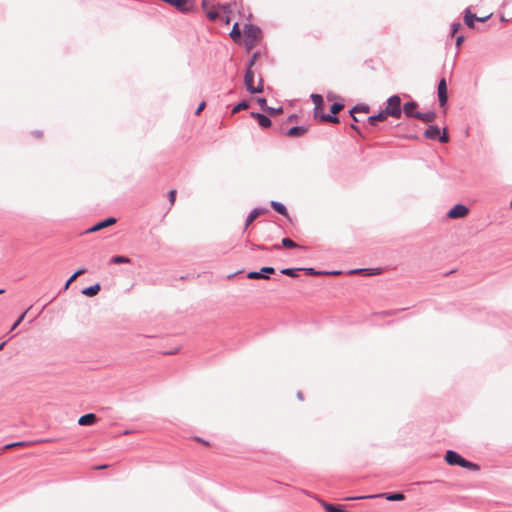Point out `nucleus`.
I'll return each mask as SVG.
<instances>
[{
    "label": "nucleus",
    "mask_w": 512,
    "mask_h": 512,
    "mask_svg": "<svg viewBox=\"0 0 512 512\" xmlns=\"http://www.w3.org/2000/svg\"><path fill=\"white\" fill-rule=\"evenodd\" d=\"M310 98L312 102L314 103V118L320 120L324 123H334L337 124L340 122V119L338 116H334L331 114H326L322 112L323 106H324V99L322 95L317 93H312L310 95Z\"/></svg>",
    "instance_id": "f257e3e1"
},
{
    "label": "nucleus",
    "mask_w": 512,
    "mask_h": 512,
    "mask_svg": "<svg viewBox=\"0 0 512 512\" xmlns=\"http://www.w3.org/2000/svg\"><path fill=\"white\" fill-rule=\"evenodd\" d=\"M388 116L400 119L402 116L401 98L394 94L387 99V106L383 109Z\"/></svg>",
    "instance_id": "f03ea898"
},
{
    "label": "nucleus",
    "mask_w": 512,
    "mask_h": 512,
    "mask_svg": "<svg viewBox=\"0 0 512 512\" xmlns=\"http://www.w3.org/2000/svg\"><path fill=\"white\" fill-rule=\"evenodd\" d=\"M424 137L430 140H438L440 143H448L449 135L444 128L441 133L440 128L437 125H429L428 128L424 131Z\"/></svg>",
    "instance_id": "7ed1b4c3"
},
{
    "label": "nucleus",
    "mask_w": 512,
    "mask_h": 512,
    "mask_svg": "<svg viewBox=\"0 0 512 512\" xmlns=\"http://www.w3.org/2000/svg\"><path fill=\"white\" fill-rule=\"evenodd\" d=\"M437 96L440 107H445L448 103V90H447V82L444 77H442L437 85Z\"/></svg>",
    "instance_id": "20e7f679"
},
{
    "label": "nucleus",
    "mask_w": 512,
    "mask_h": 512,
    "mask_svg": "<svg viewBox=\"0 0 512 512\" xmlns=\"http://www.w3.org/2000/svg\"><path fill=\"white\" fill-rule=\"evenodd\" d=\"M469 213V208L461 203L455 204L450 208L446 216L450 219H459L465 217Z\"/></svg>",
    "instance_id": "39448f33"
},
{
    "label": "nucleus",
    "mask_w": 512,
    "mask_h": 512,
    "mask_svg": "<svg viewBox=\"0 0 512 512\" xmlns=\"http://www.w3.org/2000/svg\"><path fill=\"white\" fill-rule=\"evenodd\" d=\"M243 34H244V38L254 39V40H258V41L262 37L261 29L258 26L251 24V23L244 24Z\"/></svg>",
    "instance_id": "423d86ee"
},
{
    "label": "nucleus",
    "mask_w": 512,
    "mask_h": 512,
    "mask_svg": "<svg viewBox=\"0 0 512 512\" xmlns=\"http://www.w3.org/2000/svg\"><path fill=\"white\" fill-rule=\"evenodd\" d=\"M164 2L175 7L181 13L193 11V3L191 0H164Z\"/></svg>",
    "instance_id": "0eeeda50"
},
{
    "label": "nucleus",
    "mask_w": 512,
    "mask_h": 512,
    "mask_svg": "<svg viewBox=\"0 0 512 512\" xmlns=\"http://www.w3.org/2000/svg\"><path fill=\"white\" fill-rule=\"evenodd\" d=\"M275 272L274 267L264 266L259 271H250L247 273L248 279H265L268 280L270 275Z\"/></svg>",
    "instance_id": "6e6552de"
},
{
    "label": "nucleus",
    "mask_w": 512,
    "mask_h": 512,
    "mask_svg": "<svg viewBox=\"0 0 512 512\" xmlns=\"http://www.w3.org/2000/svg\"><path fill=\"white\" fill-rule=\"evenodd\" d=\"M117 222V219L115 217H107L103 220L98 221L94 225H92L90 228H88L85 233H93L100 231L106 227H109Z\"/></svg>",
    "instance_id": "1a4fd4ad"
},
{
    "label": "nucleus",
    "mask_w": 512,
    "mask_h": 512,
    "mask_svg": "<svg viewBox=\"0 0 512 512\" xmlns=\"http://www.w3.org/2000/svg\"><path fill=\"white\" fill-rule=\"evenodd\" d=\"M464 457L454 450H447L444 456V460L450 466H461Z\"/></svg>",
    "instance_id": "9d476101"
},
{
    "label": "nucleus",
    "mask_w": 512,
    "mask_h": 512,
    "mask_svg": "<svg viewBox=\"0 0 512 512\" xmlns=\"http://www.w3.org/2000/svg\"><path fill=\"white\" fill-rule=\"evenodd\" d=\"M244 84H245L246 90L250 94H256V91H258V89H254V71H253V69H248V68L245 69Z\"/></svg>",
    "instance_id": "9b49d317"
},
{
    "label": "nucleus",
    "mask_w": 512,
    "mask_h": 512,
    "mask_svg": "<svg viewBox=\"0 0 512 512\" xmlns=\"http://www.w3.org/2000/svg\"><path fill=\"white\" fill-rule=\"evenodd\" d=\"M308 131V126L296 125L285 131L284 135L289 138H299Z\"/></svg>",
    "instance_id": "f8f14e48"
},
{
    "label": "nucleus",
    "mask_w": 512,
    "mask_h": 512,
    "mask_svg": "<svg viewBox=\"0 0 512 512\" xmlns=\"http://www.w3.org/2000/svg\"><path fill=\"white\" fill-rule=\"evenodd\" d=\"M268 212V209L265 207H255L247 216L244 229L245 232L248 228V226L260 215L265 214Z\"/></svg>",
    "instance_id": "ddd939ff"
},
{
    "label": "nucleus",
    "mask_w": 512,
    "mask_h": 512,
    "mask_svg": "<svg viewBox=\"0 0 512 512\" xmlns=\"http://www.w3.org/2000/svg\"><path fill=\"white\" fill-rule=\"evenodd\" d=\"M382 273V268H357L349 271V274H361L364 276H376Z\"/></svg>",
    "instance_id": "4468645a"
},
{
    "label": "nucleus",
    "mask_w": 512,
    "mask_h": 512,
    "mask_svg": "<svg viewBox=\"0 0 512 512\" xmlns=\"http://www.w3.org/2000/svg\"><path fill=\"white\" fill-rule=\"evenodd\" d=\"M251 117L255 119L262 128H269L272 124L271 119L263 113L251 112Z\"/></svg>",
    "instance_id": "2eb2a0df"
},
{
    "label": "nucleus",
    "mask_w": 512,
    "mask_h": 512,
    "mask_svg": "<svg viewBox=\"0 0 512 512\" xmlns=\"http://www.w3.org/2000/svg\"><path fill=\"white\" fill-rule=\"evenodd\" d=\"M370 111V106L368 104H364V103H358L356 105H354L350 110H349V115L350 117L352 118L353 121H360L356 116L355 114L356 113H368Z\"/></svg>",
    "instance_id": "dca6fc26"
},
{
    "label": "nucleus",
    "mask_w": 512,
    "mask_h": 512,
    "mask_svg": "<svg viewBox=\"0 0 512 512\" xmlns=\"http://www.w3.org/2000/svg\"><path fill=\"white\" fill-rule=\"evenodd\" d=\"M418 107V102L411 100L406 103H404L402 108V114L408 118H415V114L417 111L415 109Z\"/></svg>",
    "instance_id": "f3484780"
},
{
    "label": "nucleus",
    "mask_w": 512,
    "mask_h": 512,
    "mask_svg": "<svg viewBox=\"0 0 512 512\" xmlns=\"http://www.w3.org/2000/svg\"><path fill=\"white\" fill-rule=\"evenodd\" d=\"M477 20H478V16L471 12V8L470 7H467L464 10V23H465V25L468 28H470V29H474L475 28V22Z\"/></svg>",
    "instance_id": "a211bd4d"
},
{
    "label": "nucleus",
    "mask_w": 512,
    "mask_h": 512,
    "mask_svg": "<svg viewBox=\"0 0 512 512\" xmlns=\"http://www.w3.org/2000/svg\"><path fill=\"white\" fill-rule=\"evenodd\" d=\"M372 496H376V498L382 497L385 500L391 502L402 501L405 498L404 494L401 492H385L381 494H373Z\"/></svg>",
    "instance_id": "6ab92c4d"
},
{
    "label": "nucleus",
    "mask_w": 512,
    "mask_h": 512,
    "mask_svg": "<svg viewBox=\"0 0 512 512\" xmlns=\"http://www.w3.org/2000/svg\"><path fill=\"white\" fill-rule=\"evenodd\" d=\"M97 416L94 413H87L78 419V424L80 426H91L97 422Z\"/></svg>",
    "instance_id": "aec40b11"
},
{
    "label": "nucleus",
    "mask_w": 512,
    "mask_h": 512,
    "mask_svg": "<svg viewBox=\"0 0 512 512\" xmlns=\"http://www.w3.org/2000/svg\"><path fill=\"white\" fill-rule=\"evenodd\" d=\"M436 118V112L431 110L428 112H416L415 119L421 120L424 123L433 122Z\"/></svg>",
    "instance_id": "412c9836"
},
{
    "label": "nucleus",
    "mask_w": 512,
    "mask_h": 512,
    "mask_svg": "<svg viewBox=\"0 0 512 512\" xmlns=\"http://www.w3.org/2000/svg\"><path fill=\"white\" fill-rule=\"evenodd\" d=\"M388 115L382 109L377 114L371 115L367 118V123L371 126H375L378 122L385 121Z\"/></svg>",
    "instance_id": "4be33fe9"
},
{
    "label": "nucleus",
    "mask_w": 512,
    "mask_h": 512,
    "mask_svg": "<svg viewBox=\"0 0 512 512\" xmlns=\"http://www.w3.org/2000/svg\"><path fill=\"white\" fill-rule=\"evenodd\" d=\"M321 506L324 508L325 512H347L346 507L340 504H330L322 501Z\"/></svg>",
    "instance_id": "5701e85b"
},
{
    "label": "nucleus",
    "mask_w": 512,
    "mask_h": 512,
    "mask_svg": "<svg viewBox=\"0 0 512 512\" xmlns=\"http://www.w3.org/2000/svg\"><path fill=\"white\" fill-rule=\"evenodd\" d=\"M229 35H230L231 39H232L235 43H237V44L242 43V39H243V38H242V32H241V30H240V27H239V23H238V22L234 23V25H233V27H232V29H231L230 34H229Z\"/></svg>",
    "instance_id": "b1692460"
},
{
    "label": "nucleus",
    "mask_w": 512,
    "mask_h": 512,
    "mask_svg": "<svg viewBox=\"0 0 512 512\" xmlns=\"http://www.w3.org/2000/svg\"><path fill=\"white\" fill-rule=\"evenodd\" d=\"M100 290L101 285L99 283H95L82 289L81 293L87 297H94L100 292Z\"/></svg>",
    "instance_id": "393cba45"
},
{
    "label": "nucleus",
    "mask_w": 512,
    "mask_h": 512,
    "mask_svg": "<svg viewBox=\"0 0 512 512\" xmlns=\"http://www.w3.org/2000/svg\"><path fill=\"white\" fill-rule=\"evenodd\" d=\"M270 206L278 214L288 217V210L282 202L272 200Z\"/></svg>",
    "instance_id": "a878e982"
},
{
    "label": "nucleus",
    "mask_w": 512,
    "mask_h": 512,
    "mask_svg": "<svg viewBox=\"0 0 512 512\" xmlns=\"http://www.w3.org/2000/svg\"><path fill=\"white\" fill-rule=\"evenodd\" d=\"M86 269L85 268H79L78 270H76L65 282V285H64V288L63 290H67L68 287L77 279V277H79L80 275L86 273Z\"/></svg>",
    "instance_id": "bb28decb"
},
{
    "label": "nucleus",
    "mask_w": 512,
    "mask_h": 512,
    "mask_svg": "<svg viewBox=\"0 0 512 512\" xmlns=\"http://www.w3.org/2000/svg\"><path fill=\"white\" fill-rule=\"evenodd\" d=\"M131 263V259L124 255L112 256L109 260V264H128Z\"/></svg>",
    "instance_id": "cd10ccee"
},
{
    "label": "nucleus",
    "mask_w": 512,
    "mask_h": 512,
    "mask_svg": "<svg viewBox=\"0 0 512 512\" xmlns=\"http://www.w3.org/2000/svg\"><path fill=\"white\" fill-rule=\"evenodd\" d=\"M249 106H250L249 101L246 99H243V100L239 101L236 105L233 106L232 114H236L242 110H246L249 108Z\"/></svg>",
    "instance_id": "c85d7f7f"
},
{
    "label": "nucleus",
    "mask_w": 512,
    "mask_h": 512,
    "mask_svg": "<svg viewBox=\"0 0 512 512\" xmlns=\"http://www.w3.org/2000/svg\"><path fill=\"white\" fill-rule=\"evenodd\" d=\"M299 271H300V268H283L280 270V273L285 276L296 278L299 276V274H298Z\"/></svg>",
    "instance_id": "c756f323"
},
{
    "label": "nucleus",
    "mask_w": 512,
    "mask_h": 512,
    "mask_svg": "<svg viewBox=\"0 0 512 512\" xmlns=\"http://www.w3.org/2000/svg\"><path fill=\"white\" fill-rule=\"evenodd\" d=\"M460 467H462L464 469H467V470H470V471H478L479 470L478 464H476L474 462H471V461H469V460H467L465 458L463 459L462 464H461Z\"/></svg>",
    "instance_id": "7c9ffc66"
},
{
    "label": "nucleus",
    "mask_w": 512,
    "mask_h": 512,
    "mask_svg": "<svg viewBox=\"0 0 512 512\" xmlns=\"http://www.w3.org/2000/svg\"><path fill=\"white\" fill-rule=\"evenodd\" d=\"M281 245L284 248H287V249H294V248H299L300 247L295 241H293L292 239H290L288 237H284L282 239Z\"/></svg>",
    "instance_id": "2f4dec72"
},
{
    "label": "nucleus",
    "mask_w": 512,
    "mask_h": 512,
    "mask_svg": "<svg viewBox=\"0 0 512 512\" xmlns=\"http://www.w3.org/2000/svg\"><path fill=\"white\" fill-rule=\"evenodd\" d=\"M344 104L342 102H334L330 106V113L331 115L337 116L336 114L339 113L341 110H343Z\"/></svg>",
    "instance_id": "473e14b6"
},
{
    "label": "nucleus",
    "mask_w": 512,
    "mask_h": 512,
    "mask_svg": "<svg viewBox=\"0 0 512 512\" xmlns=\"http://www.w3.org/2000/svg\"><path fill=\"white\" fill-rule=\"evenodd\" d=\"M260 55H261L260 51L253 52L249 61L246 64V68L252 69L253 66L255 65L256 61L260 58Z\"/></svg>",
    "instance_id": "72a5a7b5"
},
{
    "label": "nucleus",
    "mask_w": 512,
    "mask_h": 512,
    "mask_svg": "<svg viewBox=\"0 0 512 512\" xmlns=\"http://www.w3.org/2000/svg\"><path fill=\"white\" fill-rule=\"evenodd\" d=\"M300 271H304L305 274L310 276L326 274V272L318 271L313 267L300 268Z\"/></svg>",
    "instance_id": "f704fd0d"
},
{
    "label": "nucleus",
    "mask_w": 512,
    "mask_h": 512,
    "mask_svg": "<svg viewBox=\"0 0 512 512\" xmlns=\"http://www.w3.org/2000/svg\"><path fill=\"white\" fill-rule=\"evenodd\" d=\"M257 41L258 40L247 39V38L242 39V42L244 43L245 49L247 51L252 50L254 48V46L256 45Z\"/></svg>",
    "instance_id": "c9c22d12"
},
{
    "label": "nucleus",
    "mask_w": 512,
    "mask_h": 512,
    "mask_svg": "<svg viewBox=\"0 0 512 512\" xmlns=\"http://www.w3.org/2000/svg\"><path fill=\"white\" fill-rule=\"evenodd\" d=\"M373 498H376V496H372V495H360V496H350V497H346V498H345V500H346V501H353V500L373 499Z\"/></svg>",
    "instance_id": "e433bc0d"
},
{
    "label": "nucleus",
    "mask_w": 512,
    "mask_h": 512,
    "mask_svg": "<svg viewBox=\"0 0 512 512\" xmlns=\"http://www.w3.org/2000/svg\"><path fill=\"white\" fill-rule=\"evenodd\" d=\"M282 111H283L282 106L277 107V108H274V107H270V106H269V107L266 109V111H265V112H267V113H268L269 115H271V116H275V115H278L279 113H281Z\"/></svg>",
    "instance_id": "4c0bfd02"
},
{
    "label": "nucleus",
    "mask_w": 512,
    "mask_h": 512,
    "mask_svg": "<svg viewBox=\"0 0 512 512\" xmlns=\"http://www.w3.org/2000/svg\"><path fill=\"white\" fill-rule=\"evenodd\" d=\"M206 16L209 20L214 21L219 17V13L217 9L214 8L212 10L207 11Z\"/></svg>",
    "instance_id": "58836bf2"
},
{
    "label": "nucleus",
    "mask_w": 512,
    "mask_h": 512,
    "mask_svg": "<svg viewBox=\"0 0 512 512\" xmlns=\"http://www.w3.org/2000/svg\"><path fill=\"white\" fill-rule=\"evenodd\" d=\"M28 310H25L18 318L17 320L14 322V324L12 325L11 327V330H14L17 326L20 325V323L24 320L26 314H27Z\"/></svg>",
    "instance_id": "ea45409f"
},
{
    "label": "nucleus",
    "mask_w": 512,
    "mask_h": 512,
    "mask_svg": "<svg viewBox=\"0 0 512 512\" xmlns=\"http://www.w3.org/2000/svg\"><path fill=\"white\" fill-rule=\"evenodd\" d=\"M256 101H257L258 105L261 107V109L264 110V111H266V109L269 107L267 105V100L264 97H258L256 99Z\"/></svg>",
    "instance_id": "a19ab883"
},
{
    "label": "nucleus",
    "mask_w": 512,
    "mask_h": 512,
    "mask_svg": "<svg viewBox=\"0 0 512 512\" xmlns=\"http://www.w3.org/2000/svg\"><path fill=\"white\" fill-rule=\"evenodd\" d=\"M461 28V24L459 22H454L451 25L450 34L454 36L456 32Z\"/></svg>",
    "instance_id": "79ce46f5"
},
{
    "label": "nucleus",
    "mask_w": 512,
    "mask_h": 512,
    "mask_svg": "<svg viewBox=\"0 0 512 512\" xmlns=\"http://www.w3.org/2000/svg\"><path fill=\"white\" fill-rule=\"evenodd\" d=\"M176 194H177V192H176V190H174V189H173V190H170V191L168 192V199H169L170 205H173V204H174V202H175V200H176Z\"/></svg>",
    "instance_id": "37998d69"
},
{
    "label": "nucleus",
    "mask_w": 512,
    "mask_h": 512,
    "mask_svg": "<svg viewBox=\"0 0 512 512\" xmlns=\"http://www.w3.org/2000/svg\"><path fill=\"white\" fill-rule=\"evenodd\" d=\"M254 89H258V91H256V94L263 92L264 81H263L262 77L259 78L258 85L257 86L254 85Z\"/></svg>",
    "instance_id": "c03bdc74"
},
{
    "label": "nucleus",
    "mask_w": 512,
    "mask_h": 512,
    "mask_svg": "<svg viewBox=\"0 0 512 512\" xmlns=\"http://www.w3.org/2000/svg\"><path fill=\"white\" fill-rule=\"evenodd\" d=\"M206 107V102L202 101L199 103L197 109L195 110V115H200V113L203 111V109Z\"/></svg>",
    "instance_id": "a18cd8bd"
},
{
    "label": "nucleus",
    "mask_w": 512,
    "mask_h": 512,
    "mask_svg": "<svg viewBox=\"0 0 512 512\" xmlns=\"http://www.w3.org/2000/svg\"><path fill=\"white\" fill-rule=\"evenodd\" d=\"M219 6H220V8H221V9H222L226 14H228V13H231V12H232V11H231V5H230L229 3L222 4V5H220V4H219Z\"/></svg>",
    "instance_id": "49530a36"
},
{
    "label": "nucleus",
    "mask_w": 512,
    "mask_h": 512,
    "mask_svg": "<svg viewBox=\"0 0 512 512\" xmlns=\"http://www.w3.org/2000/svg\"><path fill=\"white\" fill-rule=\"evenodd\" d=\"M464 39H465V38H464V36H463V35H458V36L456 37V46H457V47H460V46H461V44L463 43Z\"/></svg>",
    "instance_id": "de8ad7c7"
},
{
    "label": "nucleus",
    "mask_w": 512,
    "mask_h": 512,
    "mask_svg": "<svg viewBox=\"0 0 512 512\" xmlns=\"http://www.w3.org/2000/svg\"><path fill=\"white\" fill-rule=\"evenodd\" d=\"M359 121H353V123L350 125L351 129H353L354 131H356L358 134H360V128L359 126L357 125Z\"/></svg>",
    "instance_id": "09e8293b"
},
{
    "label": "nucleus",
    "mask_w": 512,
    "mask_h": 512,
    "mask_svg": "<svg viewBox=\"0 0 512 512\" xmlns=\"http://www.w3.org/2000/svg\"><path fill=\"white\" fill-rule=\"evenodd\" d=\"M31 134L37 138H41L43 135V132L41 130H34L31 132Z\"/></svg>",
    "instance_id": "8fccbe9b"
},
{
    "label": "nucleus",
    "mask_w": 512,
    "mask_h": 512,
    "mask_svg": "<svg viewBox=\"0 0 512 512\" xmlns=\"http://www.w3.org/2000/svg\"><path fill=\"white\" fill-rule=\"evenodd\" d=\"M491 15H488V16H484V17H478V22H486L489 18H490Z\"/></svg>",
    "instance_id": "3c124183"
},
{
    "label": "nucleus",
    "mask_w": 512,
    "mask_h": 512,
    "mask_svg": "<svg viewBox=\"0 0 512 512\" xmlns=\"http://www.w3.org/2000/svg\"><path fill=\"white\" fill-rule=\"evenodd\" d=\"M230 14H231V13H228V14H226V16H225V18H224V23H225V24H229V23H230V21H231Z\"/></svg>",
    "instance_id": "603ef678"
},
{
    "label": "nucleus",
    "mask_w": 512,
    "mask_h": 512,
    "mask_svg": "<svg viewBox=\"0 0 512 512\" xmlns=\"http://www.w3.org/2000/svg\"><path fill=\"white\" fill-rule=\"evenodd\" d=\"M13 447H16V443H15V442H14V443L6 444V445L4 446V449H10V448H13Z\"/></svg>",
    "instance_id": "864d4df0"
},
{
    "label": "nucleus",
    "mask_w": 512,
    "mask_h": 512,
    "mask_svg": "<svg viewBox=\"0 0 512 512\" xmlns=\"http://www.w3.org/2000/svg\"><path fill=\"white\" fill-rule=\"evenodd\" d=\"M335 98H336V95H335V94H333V93H328V94H327V99H328L329 101H331V100H333V99H335Z\"/></svg>",
    "instance_id": "5fc2aeb1"
},
{
    "label": "nucleus",
    "mask_w": 512,
    "mask_h": 512,
    "mask_svg": "<svg viewBox=\"0 0 512 512\" xmlns=\"http://www.w3.org/2000/svg\"><path fill=\"white\" fill-rule=\"evenodd\" d=\"M297 118V115L296 114H292L288 117L287 121L288 122H292L293 120H295Z\"/></svg>",
    "instance_id": "6e6d98bb"
},
{
    "label": "nucleus",
    "mask_w": 512,
    "mask_h": 512,
    "mask_svg": "<svg viewBox=\"0 0 512 512\" xmlns=\"http://www.w3.org/2000/svg\"><path fill=\"white\" fill-rule=\"evenodd\" d=\"M178 348H176L175 350H171V351H167V352H164L165 355H172V354H175L176 352H178Z\"/></svg>",
    "instance_id": "4d7b16f0"
},
{
    "label": "nucleus",
    "mask_w": 512,
    "mask_h": 512,
    "mask_svg": "<svg viewBox=\"0 0 512 512\" xmlns=\"http://www.w3.org/2000/svg\"><path fill=\"white\" fill-rule=\"evenodd\" d=\"M268 249H269V248H267V247H266V246H264V245H260V244H258V245H257V250H268Z\"/></svg>",
    "instance_id": "13d9d810"
},
{
    "label": "nucleus",
    "mask_w": 512,
    "mask_h": 512,
    "mask_svg": "<svg viewBox=\"0 0 512 512\" xmlns=\"http://www.w3.org/2000/svg\"><path fill=\"white\" fill-rule=\"evenodd\" d=\"M201 6H202V8H203L204 10H206V9H207V6H208L207 1H206V0H203V1H202V3H201Z\"/></svg>",
    "instance_id": "bf43d9fd"
},
{
    "label": "nucleus",
    "mask_w": 512,
    "mask_h": 512,
    "mask_svg": "<svg viewBox=\"0 0 512 512\" xmlns=\"http://www.w3.org/2000/svg\"><path fill=\"white\" fill-rule=\"evenodd\" d=\"M195 440H196V441H199V442H202V443H204L205 445H208V442H206L205 440H203V439H202V438H200V437H195Z\"/></svg>",
    "instance_id": "052dcab7"
},
{
    "label": "nucleus",
    "mask_w": 512,
    "mask_h": 512,
    "mask_svg": "<svg viewBox=\"0 0 512 512\" xmlns=\"http://www.w3.org/2000/svg\"><path fill=\"white\" fill-rule=\"evenodd\" d=\"M297 398H298L299 400H301V401L304 399V397H303V393H302L301 391H299V392L297 393Z\"/></svg>",
    "instance_id": "680f3d73"
},
{
    "label": "nucleus",
    "mask_w": 512,
    "mask_h": 512,
    "mask_svg": "<svg viewBox=\"0 0 512 512\" xmlns=\"http://www.w3.org/2000/svg\"><path fill=\"white\" fill-rule=\"evenodd\" d=\"M280 247L281 246L279 244H274V245H272L271 249L279 250Z\"/></svg>",
    "instance_id": "e2e57ef3"
},
{
    "label": "nucleus",
    "mask_w": 512,
    "mask_h": 512,
    "mask_svg": "<svg viewBox=\"0 0 512 512\" xmlns=\"http://www.w3.org/2000/svg\"><path fill=\"white\" fill-rule=\"evenodd\" d=\"M15 443H16V446H24V445H26V442H24V441L15 442Z\"/></svg>",
    "instance_id": "0e129e2a"
},
{
    "label": "nucleus",
    "mask_w": 512,
    "mask_h": 512,
    "mask_svg": "<svg viewBox=\"0 0 512 512\" xmlns=\"http://www.w3.org/2000/svg\"><path fill=\"white\" fill-rule=\"evenodd\" d=\"M5 345H6L5 341L0 343V351L4 348Z\"/></svg>",
    "instance_id": "69168bd1"
},
{
    "label": "nucleus",
    "mask_w": 512,
    "mask_h": 512,
    "mask_svg": "<svg viewBox=\"0 0 512 512\" xmlns=\"http://www.w3.org/2000/svg\"><path fill=\"white\" fill-rule=\"evenodd\" d=\"M106 467H107V465H100V466H96L95 468H96V469H104V468H106Z\"/></svg>",
    "instance_id": "338daca9"
},
{
    "label": "nucleus",
    "mask_w": 512,
    "mask_h": 512,
    "mask_svg": "<svg viewBox=\"0 0 512 512\" xmlns=\"http://www.w3.org/2000/svg\"><path fill=\"white\" fill-rule=\"evenodd\" d=\"M257 245H258V244H253V245H252V247H251V249H252V250H257Z\"/></svg>",
    "instance_id": "774afa93"
}]
</instances>
